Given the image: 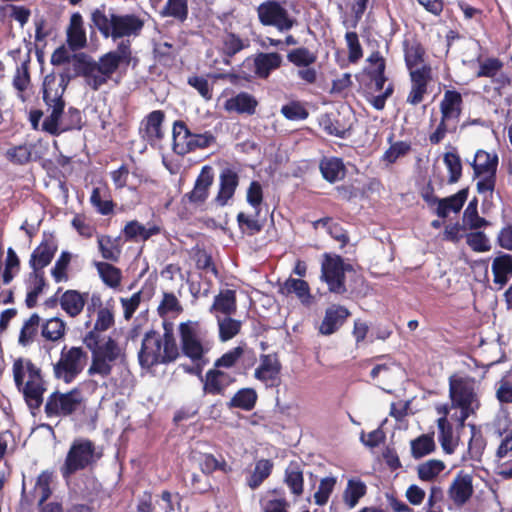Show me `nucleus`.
<instances>
[{
	"instance_id": "obj_1",
	"label": "nucleus",
	"mask_w": 512,
	"mask_h": 512,
	"mask_svg": "<svg viewBox=\"0 0 512 512\" xmlns=\"http://www.w3.org/2000/svg\"><path fill=\"white\" fill-rule=\"evenodd\" d=\"M132 59L129 40L121 41L115 50L101 55L98 61L86 53L74 54L72 57L73 77H83L90 89L98 91L108 83L121 66L126 69Z\"/></svg>"
},
{
	"instance_id": "obj_2",
	"label": "nucleus",
	"mask_w": 512,
	"mask_h": 512,
	"mask_svg": "<svg viewBox=\"0 0 512 512\" xmlns=\"http://www.w3.org/2000/svg\"><path fill=\"white\" fill-rule=\"evenodd\" d=\"M70 78L71 76L62 74L61 80L57 82L56 77L50 74L43 81V101L51 109V113L42 122V131L52 136L81 130L84 125L79 109L71 106L65 111L66 103L63 94Z\"/></svg>"
},
{
	"instance_id": "obj_3",
	"label": "nucleus",
	"mask_w": 512,
	"mask_h": 512,
	"mask_svg": "<svg viewBox=\"0 0 512 512\" xmlns=\"http://www.w3.org/2000/svg\"><path fill=\"white\" fill-rule=\"evenodd\" d=\"M115 324L114 312L112 307H105L97 311L96 321L93 328L83 337V343L91 352V364L88 368V375H99L103 378L108 377L113 370V363L120 356V347L116 340L107 337L104 340L102 332L107 331Z\"/></svg>"
},
{
	"instance_id": "obj_4",
	"label": "nucleus",
	"mask_w": 512,
	"mask_h": 512,
	"mask_svg": "<svg viewBox=\"0 0 512 512\" xmlns=\"http://www.w3.org/2000/svg\"><path fill=\"white\" fill-rule=\"evenodd\" d=\"M163 328V336L155 330H149L144 334L138 353L139 364L142 368L151 369L159 364H169L179 357V348L172 324L164 322Z\"/></svg>"
},
{
	"instance_id": "obj_5",
	"label": "nucleus",
	"mask_w": 512,
	"mask_h": 512,
	"mask_svg": "<svg viewBox=\"0 0 512 512\" xmlns=\"http://www.w3.org/2000/svg\"><path fill=\"white\" fill-rule=\"evenodd\" d=\"M91 21L104 38L111 37L113 40L137 36L144 26V21L137 15L117 14L112 9L106 13L104 5L92 12Z\"/></svg>"
},
{
	"instance_id": "obj_6",
	"label": "nucleus",
	"mask_w": 512,
	"mask_h": 512,
	"mask_svg": "<svg viewBox=\"0 0 512 512\" xmlns=\"http://www.w3.org/2000/svg\"><path fill=\"white\" fill-rule=\"evenodd\" d=\"M12 370L15 385L22 392L27 406L31 410L39 409L46 391L41 369L30 359L18 358L14 361Z\"/></svg>"
},
{
	"instance_id": "obj_7",
	"label": "nucleus",
	"mask_w": 512,
	"mask_h": 512,
	"mask_svg": "<svg viewBox=\"0 0 512 512\" xmlns=\"http://www.w3.org/2000/svg\"><path fill=\"white\" fill-rule=\"evenodd\" d=\"M476 381L472 377H451L449 379V394L453 408H459L460 414L456 417L458 426L463 428L465 421L480 407L476 389Z\"/></svg>"
},
{
	"instance_id": "obj_8",
	"label": "nucleus",
	"mask_w": 512,
	"mask_h": 512,
	"mask_svg": "<svg viewBox=\"0 0 512 512\" xmlns=\"http://www.w3.org/2000/svg\"><path fill=\"white\" fill-rule=\"evenodd\" d=\"M103 456L97 451L95 443L88 438L75 439L66 454L60 468L63 478H69L78 471L94 466Z\"/></svg>"
},
{
	"instance_id": "obj_9",
	"label": "nucleus",
	"mask_w": 512,
	"mask_h": 512,
	"mask_svg": "<svg viewBox=\"0 0 512 512\" xmlns=\"http://www.w3.org/2000/svg\"><path fill=\"white\" fill-rule=\"evenodd\" d=\"M86 410V399L78 387L67 392L54 391L46 400L44 412L48 418H67L83 414Z\"/></svg>"
},
{
	"instance_id": "obj_10",
	"label": "nucleus",
	"mask_w": 512,
	"mask_h": 512,
	"mask_svg": "<svg viewBox=\"0 0 512 512\" xmlns=\"http://www.w3.org/2000/svg\"><path fill=\"white\" fill-rule=\"evenodd\" d=\"M88 361V353L81 346L64 345L58 360L53 363L55 379L71 384L83 372Z\"/></svg>"
},
{
	"instance_id": "obj_11",
	"label": "nucleus",
	"mask_w": 512,
	"mask_h": 512,
	"mask_svg": "<svg viewBox=\"0 0 512 512\" xmlns=\"http://www.w3.org/2000/svg\"><path fill=\"white\" fill-rule=\"evenodd\" d=\"M354 272L350 263L337 254L324 253L321 262L320 279L327 284L328 291L336 295H344L346 287V273Z\"/></svg>"
},
{
	"instance_id": "obj_12",
	"label": "nucleus",
	"mask_w": 512,
	"mask_h": 512,
	"mask_svg": "<svg viewBox=\"0 0 512 512\" xmlns=\"http://www.w3.org/2000/svg\"><path fill=\"white\" fill-rule=\"evenodd\" d=\"M259 23L266 27H274L280 33H286L298 25L296 18L276 0H266L256 8Z\"/></svg>"
},
{
	"instance_id": "obj_13",
	"label": "nucleus",
	"mask_w": 512,
	"mask_h": 512,
	"mask_svg": "<svg viewBox=\"0 0 512 512\" xmlns=\"http://www.w3.org/2000/svg\"><path fill=\"white\" fill-rule=\"evenodd\" d=\"M178 331L183 355L192 362L203 360L210 348L201 339L199 322H182L178 326Z\"/></svg>"
},
{
	"instance_id": "obj_14",
	"label": "nucleus",
	"mask_w": 512,
	"mask_h": 512,
	"mask_svg": "<svg viewBox=\"0 0 512 512\" xmlns=\"http://www.w3.org/2000/svg\"><path fill=\"white\" fill-rule=\"evenodd\" d=\"M287 61L299 68L297 77L305 84L313 85L317 82L318 73L312 65L317 61V54L308 47L301 46L291 49L286 55Z\"/></svg>"
},
{
	"instance_id": "obj_15",
	"label": "nucleus",
	"mask_w": 512,
	"mask_h": 512,
	"mask_svg": "<svg viewBox=\"0 0 512 512\" xmlns=\"http://www.w3.org/2000/svg\"><path fill=\"white\" fill-rule=\"evenodd\" d=\"M166 114L163 110H153L149 112L140 122L138 134L140 138L155 147L162 142L165 137L163 124Z\"/></svg>"
},
{
	"instance_id": "obj_16",
	"label": "nucleus",
	"mask_w": 512,
	"mask_h": 512,
	"mask_svg": "<svg viewBox=\"0 0 512 512\" xmlns=\"http://www.w3.org/2000/svg\"><path fill=\"white\" fill-rule=\"evenodd\" d=\"M58 250V243L52 233H43V238L40 244L33 250L29 259V266L32 271L44 272L53 260Z\"/></svg>"
},
{
	"instance_id": "obj_17",
	"label": "nucleus",
	"mask_w": 512,
	"mask_h": 512,
	"mask_svg": "<svg viewBox=\"0 0 512 512\" xmlns=\"http://www.w3.org/2000/svg\"><path fill=\"white\" fill-rule=\"evenodd\" d=\"M52 473L48 470L42 471L36 478L34 487L31 491H26L25 481L22 483L21 500L27 505L37 502L38 506H42L52 494L51 489Z\"/></svg>"
},
{
	"instance_id": "obj_18",
	"label": "nucleus",
	"mask_w": 512,
	"mask_h": 512,
	"mask_svg": "<svg viewBox=\"0 0 512 512\" xmlns=\"http://www.w3.org/2000/svg\"><path fill=\"white\" fill-rule=\"evenodd\" d=\"M203 383V393L212 396H225L229 386L236 382L235 376L221 369L211 368L204 377H201Z\"/></svg>"
},
{
	"instance_id": "obj_19",
	"label": "nucleus",
	"mask_w": 512,
	"mask_h": 512,
	"mask_svg": "<svg viewBox=\"0 0 512 512\" xmlns=\"http://www.w3.org/2000/svg\"><path fill=\"white\" fill-rule=\"evenodd\" d=\"M473 493V477L469 473L459 471L448 488L449 499L456 507L461 508L471 499Z\"/></svg>"
},
{
	"instance_id": "obj_20",
	"label": "nucleus",
	"mask_w": 512,
	"mask_h": 512,
	"mask_svg": "<svg viewBox=\"0 0 512 512\" xmlns=\"http://www.w3.org/2000/svg\"><path fill=\"white\" fill-rule=\"evenodd\" d=\"M282 365L277 353L260 355V364L254 377L268 386H274L279 380Z\"/></svg>"
},
{
	"instance_id": "obj_21",
	"label": "nucleus",
	"mask_w": 512,
	"mask_h": 512,
	"mask_svg": "<svg viewBox=\"0 0 512 512\" xmlns=\"http://www.w3.org/2000/svg\"><path fill=\"white\" fill-rule=\"evenodd\" d=\"M498 435L502 436L495 452L499 475L504 479H512V429L504 432L499 430Z\"/></svg>"
},
{
	"instance_id": "obj_22",
	"label": "nucleus",
	"mask_w": 512,
	"mask_h": 512,
	"mask_svg": "<svg viewBox=\"0 0 512 512\" xmlns=\"http://www.w3.org/2000/svg\"><path fill=\"white\" fill-rule=\"evenodd\" d=\"M350 311L343 305L333 304L325 310L324 318L319 326V333L329 336L337 332L350 317Z\"/></svg>"
},
{
	"instance_id": "obj_23",
	"label": "nucleus",
	"mask_w": 512,
	"mask_h": 512,
	"mask_svg": "<svg viewBox=\"0 0 512 512\" xmlns=\"http://www.w3.org/2000/svg\"><path fill=\"white\" fill-rule=\"evenodd\" d=\"M213 181V168L210 165L203 166L196 178L193 189L185 194L184 198L193 204L204 203L209 196V189L212 186Z\"/></svg>"
},
{
	"instance_id": "obj_24",
	"label": "nucleus",
	"mask_w": 512,
	"mask_h": 512,
	"mask_svg": "<svg viewBox=\"0 0 512 512\" xmlns=\"http://www.w3.org/2000/svg\"><path fill=\"white\" fill-rule=\"evenodd\" d=\"M238 185V172L231 167L222 169L219 175V190L215 197V202L219 206L227 205L228 201L233 198Z\"/></svg>"
},
{
	"instance_id": "obj_25",
	"label": "nucleus",
	"mask_w": 512,
	"mask_h": 512,
	"mask_svg": "<svg viewBox=\"0 0 512 512\" xmlns=\"http://www.w3.org/2000/svg\"><path fill=\"white\" fill-rule=\"evenodd\" d=\"M254 73L260 79H267L271 73L283 64V57L278 52H260L253 59Z\"/></svg>"
},
{
	"instance_id": "obj_26",
	"label": "nucleus",
	"mask_w": 512,
	"mask_h": 512,
	"mask_svg": "<svg viewBox=\"0 0 512 512\" xmlns=\"http://www.w3.org/2000/svg\"><path fill=\"white\" fill-rule=\"evenodd\" d=\"M88 292L68 289L59 297L61 309L72 318L79 316L88 301Z\"/></svg>"
},
{
	"instance_id": "obj_27",
	"label": "nucleus",
	"mask_w": 512,
	"mask_h": 512,
	"mask_svg": "<svg viewBox=\"0 0 512 512\" xmlns=\"http://www.w3.org/2000/svg\"><path fill=\"white\" fill-rule=\"evenodd\" d=\"M250 46L247 38H242L234 32H226L221 38V47L219 49L225 65H231L232 58L242 50Z\"/></svg>"
},
{
	"instance_id": "obj_28",
	"label": "nucleus",
	"mask_w": 512,
	"mask_h": 512,
	"mask_svg": "<svg viewBox=\"0 0 512 512\" xmlns=\"http://www.w3.org/2000/svg\"><path fill=\"white\" fill-rule=\"evenodd\" d=\"M90 203L96 212L103 216L112 215L116 207V203L113 201L112 193L107 183H103L92 189Z\"/></svg>"
},
{
	"instance_id": "obj_29",
	"label": "nucleus",
	"mask_w": 512,
	"mask_h": 512,
	"mask_svg": "<svg viewBox=\"0 0 512 512\" xmlns=\"http://www.w3.org/2000/svg\"><path fill=\"white\" fill-rule=\"evenodd\" d=\"M67 44L72 51L84 48L87 44L83 17L79 12L73 13L67 28Z\"/></svg>"
},
{
	"instance_id": "obj_30",
	"label": "nucleus",
	"mask_w": 512,
	"mask_h": 512,
	"mask_svg": "<svg viewBox=\"0 0 512 512\" xmlns=\"http://www.w3.org/2000/svg\"><path fill=\"white\" fill-rule=\"evenodd\" d=\"M160 233V226L153 224L146 227L137 220L127 222L122 230L124 239L126 241L132 242H145L149 240L152 236L158 235Z\"/></svg>"
},
{
	"instance_id": "obj_31",
	"label": "nucleus",
	"mask_w": 512,
	"mask_h": 512,
	"mask_svg": "<svg viewBox=\"0 0 512 512\" xmlns=\"http://www.w3.org/2000/svg\"><path fill=\"white\" fill-rule=\"evenodd\" d=\"M192 132L182 120H176L172 127V150L179 156L191 153Z\"/></svg>"
},
{
	"instance_id": "obj_32",
	"label": "nucleus",
	"mask_w": 512,
	"mask_h": 512,
	"mask_svg": "<svg viewBox=\"0 0 512 512\" xmlns=\"http://www.w3.org/2000/svg\"><path fill=\"white\" fill-rule=\"evenodd\" d=\"M463 108V97L457 90H446L440 102V113L444 119L457 123Z\"/></svg>"
},
{
	"instance_id": "obj_33",
	"label": "nucleus",
	"mask_w": 512,
	"mask_h": 512,
	"mask_svg": "<svg viewBox=\"0 0 512 512\" xmlns=\"http://www.w3.org/2000/svg\"><path fill=\"white\" fill-rule=\"evenodd\" d=\"M499 158L496 153H489L483 149L476 151L471 167L473 168V176L481 177L486 174H497Z\"/></svg>"
},
{
	"instance_id": "obj_34",
	"label": "nucleus",
	"mask_w": 512,
	"mask_h": 512,
	"mask_svg": "<svg viewBox=\"0 0 512 512\" xmlns=\"http://www.w3.org/2000/svg\"><path fill=\"white\" fill-rule=\"evenodd\" d=\"M257 106V99L248 92H240L227 99L224 104V108L228 112H237L238 114L250 116L256 113Z\"/></svg>"
},
{
	"instance_id": "obj_35",
	"label": "nucleus",
	"mask_w": 512,
	"mask_h": 512,
	"mask_svg": "<svg viewBox=\"0 0 512 512\" xmlns=\"http://www.w3.org/2000/svg\"><path fill=\"white\" fill-rule=\"evenodd\" d=\"M491 270L493 282L499 285V288L504 287L512 277V255L501 252L493 259Z\"/></svg>"
},
{
	"instance_id": "obj_36",
	"label": "nucleus",
	"mask_w": 512,
	"mask_h": 512,
	"mask_svg": "<svg viewBox=\"0 0 512 512\" xmlns=\"http://www.w3.org/2000/svg\"><path fill=\"white\" fill-rule=\"evenodd\" d=\"M469 194V188H463L456 194L445 198H439L436 214L440 218H446L450 212L458 213L464 206Z\"/></svg>"
},
{
	"instance_id": "obj_37",
	"label": "nucleus",
	"mask_w": 512,
	"mask_h": 512,
	"mask_svg": "<svg viewBox=\"0 0 512 512\" xmlns=\"http://www.w3.org/2000/svg\"><path fill=\"white\" fill-rule=\"evenodd\" d=\"M262 512H289V502L282 488L268 490L260 499Z\"/></svg>"
},
{
	"instance_id": "obj_38",
	"label": "nucleus",
	"mask_w": 512,
	"mask_h": 512,
	"mask_svg": "<svg viewBox=\"0 0 512 512\" xmlns=\"http://www.w3.org/2000/svg\"><path fill=\"white\" fill-rule=\"evenodd\" d=\"M278 292L283 296L296 295L303 304H310L312 295L307 281L289 277L279 286Z\"/></svg>"
},
{
	"instance_id": "obj_39",
	"label": "nucleus",
	"mask_w": 512,
	"mask_h": 512,
	"mask_svg": "<svg viewBox=\"0 0 512 512\" xmlns=\"http://www.w3.org/2000/svg\"><path fill=\"white\" fill-rule=\"evenodd\" d=\"M367 61L374 66L367 70V75L374 84V90L381 91L387 81L385 59L379 51H374L370 54Z\"/></svg>"
},
{
	"instance_id": "obj_40",
	"label": "nucleus",
	"mask_w": 512,
	"mask_h": 512,
	"mask_svg": "<svg viewBox=\"0 0 512 512\" xmlns=\"http://www.w3.org/2000/svg\"><path fill=\"white\" fill-rule=\"evenodd\" d=\"M284 483L294 496H301L304 491V476L301 465L296 461H291L284 474Z\"/></svg>"
},
{
	"instance_id": "obj_41",
	"label": "nucleus",
	"mask_w": 512,
	"mask_h": 512,
	"mask_svg": "<svg viewBox=\"0 0 512 512\" xmlns=\"http://www.w3.org/2000/svg\"><path fill=\"white\" fill-rule=\"evenodd\" d=\"M319 169L323 178L330 183L342 179L346 173L343 160L338 157L323 158L320 161Z\"/></svg>"
},
{
	"instance_id": "obj_42",
	"label": "nucleus",
	"mask_w": 512,
	"mask_h": 512,
	"mask_svg": "<svg viewBox=\"0 0 512 512\" xmlns=\"http://www.w3.org/2000/svg\"><path fill=\"white\" fill-rule=\"evenodd\" d=\"M403 50L407 69H412L424 64L426 51L417 39L404 40Z\"/></svg>"
},
{
	"instance_id": "obj_43",
	"label": "nucleus",
	"mask_w": 512,
	"mask_h": 512,
	"mask_svg": "<svg viewBox=\"0 0 512 512\" xmlns=\"http://www.w3.org/2000/svg\"><path fill=\"white\" fill-rule=\"evenodd\" d=\"M29 64L30 58L23 61L20 66H17L12 80V85L17 91V97L22 102H25L28 99L26 92L31 84Z\"/></svg>"
},
{
	"instance_id": "obj_44",
	"label": "nucleus",
	"mask_w": 512,
	"mask_h": 512,
	"mask_svg": "<svg viewBox=\"0 0 512 512\" xmlns=\"http://www.w3.org/2000/svg\"><path fill=\"white\" fill-rule=\"evenodd\" d=\"M236 309V291L226 289L220 291V293L215 296L213 304L210 307V312H220L224 315L230 316L236 312Z\"/></svg>"
},
{
	"instance_id": "obj_45",
	"label": "nucleus",
	"mask_w": 512,
	"mask_h": 512,
	"mask_svg": "<svg viewBox=\"0 0 512 512\" xmlns=\"http://www.w3.org/2000/svg\"><path fill=\"white\" fill-rule=\"evenodd\" d=\"M273 467L274 463L270 459L262 458L257 460L254 470L246 478L247 486L252 490L259 488L262 483L272 474Z\"/></svg>"
},
{
	"instance_id": "obj_46",
	"label": "nucleus",
	"mask_w": 512,
	"mask_h": 512,
	"mask_svg": "<svg viewBox=\"0 0 512 512\" xmlns=\"http://www.w3.org/2000/svg\"><path fill=\"white\" fill-rule=\"evenodd\" d=\"M257 399V393L253 388H242L227 402V407L229 409L239 408L244 411H251L254 409Z\"/></svg>"
},
{
	"instance_id": "obj_47",
	"label": "nucleus",
	"mask_w": 512,
	"mask_h": 512,
	"mask_svg": "<svg viewBox=\"0 0 512 512\" xmlns=\"http://www.w3.org/2000/svg\"><path fill=\"white\" fill-rule=\"evenodd\" d=\"M471 437L468 442L467 453L469 458L473 461H481L483 453L485 451L487 441L484 437L480 427L475 424H469Z\"/></svg>"
},
{
	"instance_id": "obj_48",
	"label": "nucleus",
	"mask_w": 512,
	"mask_h": 512,
	"mask_svg": "<svg viewBox=\"0 0 512 512\" xmlns=\"http://www.w3.org/2000/svg\"><path fill=\"white\" fill-rule=\"evenodd\" d=\"M367 493L366 484L360 479H349L343 492V502L349 508H354L359 500Z\"/></svg>"
},
{
	"instance_id": "obj_49",
	"label": "nucleus",
	"mask_w": 512,
	"mask_h": 512,
	"mask_svg": "<svg viewBox=\"0 0 512 512\" xmlns=\"http://www.w3.org/2000/svg\"><path fill=\"white\" fill-rule=\"evenodd\" d=\"M438 426V440L441 444L443 451L446 454H453L457 447V441L453 439V426L446 417H440L437 420Z\"/></svg>"
},
{
	"instance_id": "obj_50",
	"label": "nucleus",
	"mask_w": 512,
	"mask_h": 512,
	"mask_svg": "<svg viewBox=\"0 0 512 512\" xmlns=\"http://www.w3.org/2000/svg\"><path fill=\"white\" fill-rule=\"evenodd\" d=\"M99 252L105 260L118 262L121 255V247L118 244V238L113 239L109 235H100L97 237Z\"/></svg>"
},
{
	"instance_id": "obj_51",
	"label": "nucleus",
	"mask_w": 512,
	"mask_h": 512,
	"mask_svg": "<svg viewBox=\"0 0 512 512\" xmlns=\"http://www.w3.org/2000/svg\"><path fill=\"white\" fill-rule=\"evenodd\" d=\"M162 17H171L181 23L188 18V0H167L159 12Z\"/></svg>"
},
{
	"instance_id": "obj_52",
	"label": "nucleus",
	"mask_w": 512,
	"mask_h": 512,
	"mask_svg": "<svg viewBox=\"0 0 512 512\" xmlns=\"http://www.w3.org/2000/svg\"><path fill=\"white\" fill-rule=\"evenodd\" d=\"M446 468L445 463L439 459H429L417 466V475L421 481L435 480Z\"/></svg>"
},
{
	"instance_id": "obj_53",
	"label": "nucleus",
	"mask_w": 512,
	"mask_h": 512,
	"mask_svg": "<svg viewBox=\"0 0 512 512\" xmlns=\"http://www.w3.org/2000/svg\"><path fill=\"white\" fill-rule=\"evenodd\" d=\"M411 455L414 459H420L434 452L436 444L432 434H422L411 440Z\"/></svg>"
},
{
	"instance_id": "obj_54",
	"label": "nucleus",
	"mask_w": 512,
	"mask_h": 512,
	"mask_svg": "<svg viewBox=\"0 0 512 512\" xmlns=\"http://www.w3.org/2000/svg\"><path fill=\"white\" fill-rule=\"evenodd\" d=\"M96 268L105 285L114 289L120 286L122 273L118 267L108 262H97Z\"/></svg>"
},
{
	"instance_id": "obj_55",
	"label": "nucleus",
	"mask_w": 512,
	"mask_h": 512,
	"mask_svg": "<svg viewBox=\"0 0 512 512\" xmlns=\"http://www.w3.org/2000/svg\"><path fill=\"white\" fill-rule=\"evenodd\" d=\"M41 334L46 340L57 342L66 334V323L59 317L50 318L43 323Z\"/></svg>"
},
{
	"instance_id": "obj_56",
	"label": "nucleus",
	"mask_w": 512,
	"mask_h": 512,
	"mask_svg": "<svg viewBox=\"0 0 512 512\" xmlns=\"http://www.w3.org/2000/svg\"><path fill=\"white\" fill-rule=\"evenodd\" d=\"M200 469L206 475H211L216 471H221L225 474L232 472V467L222 456L218 459L211 453H205L202 455Z\"/></svg>"
},
{
	"instance_id": "obj_57",
	"label": "nucleus",
	"mask_w": 512,
	"mask_h": 512,
	"mask_svg": "<svg viewBox=\"0 0 512 512\" xmlns=\"http://www.w3.org/2000/svg\"><path fill=\"white\" fill-rule=\"evenodd\" d=\"M393 135L388 138L390 147L382 155V161L387 165L394 164L399 158L406 156L412 150L411 144L406 141L392 143Z\"/></svg>"
},
{
	"instance_id": "obj_58",
	"label": "nucleus",
	"mask_w": 512,
	"mask_h": 512,
	"mask_svg": "<svg viewBox=\"0 0 512 512\" xmlns=\"http://www.w3.org/2000/svg\"><path fill=\"white\" fill-rule=\"evenodd\" d=\"M192 258L195 261V266L198 270L209 271L216 278L219 277V271L213 262V258L204 248L196 245L192 249Z\"/></svg>"
},
{
	"instance_id": "obj_59",
	"label": "nucleus",
	"mask_w": 512,
	"mask_h": 512,
	"mask_svg": "<svg viewBox=\"0 0 512 512\" xmlns=\"http://www.w3.org/2000/svg\"><path fill=\"white\" fill-rule=\"evenodd\" d=\"M20 259L12 247L7 249V256L4 263V270L2 272V282L4 285L10 284L14 277L20 271Z\"/></svg>"
},
{
	"instance_id": "obj_60",
	"label": "nucleus",
	"mask_w": 512,
	"mask_h": 512,
	"mask_svg": "<svg viewBox=\"0 0 512 512\" xmlns=\"http://www.w3.org/2000/svg\"><path fill=\"white\" fill-rule=\"evenodd\" d=\"M41 318L37 313H33L23 324L18 342L22 346L30 344L34 337L37 335L38 328L40 325Z\"/></svg>"
},
{
	"instance_id": "obj_61",
	"label": "nucleus",
	"mask_w": 512,
	"mask_h": 512,
	"mask_svg": "<svg viewBox=\"0 0 512 512\" xmlns=\"http://www.w3.org/2000/svg\"><path fill=\"white\" fill-rule=\"evenodd\" d=\"M5 157L15 165H25L31 161L32 148L27 144L14 146L7 149Z\"/></svg>"
},
{
	"instance_id": "obj_62",
	"label": "nucleus",
	"mask_w": 512,
	"mask_h": 512,
	"mask_svg": "<svg viewBox=\"0 0 512 512\" xmlns=\"http://www.w3.org/2000/svg\"><path fill=\"white\" fill-rule=\"evenodd\" d=\"M319 124L326 134L335 136L341 139L346 138L349 135L348 128H345L340 124L339 120L332 118L330 114H324L321 116Z\"/></svg>"
},
{
	"instance_id": "obj_63",
	"label": "nucleus",
	"mask_w": 512,
	"mask_h": 512,
	"mask_svg": "<svg viewBox=\"0 0 512 512\" xmlns=\"http://www.w3.org/2000/svg\"><path fill=\"white\" fill-rule=\"evenodd\" d=\"M444 164L449 172L448 182L457 183L462 177V163L457 153L447 152L443 157Z\"/></svg>"
},
{
	"instance_id": "obj_64",
	"label": "nucleus",
	"mask_w": 512,
	"mask_h": 512,
	"mask_svg": "<svg viewBox=\"0 0 512 512\" xmlns=\"http://www.w3.org/2000/svg\"><path fill=\"white\" fill-rule=\"evenodd\" d=\"M72 255L68 251H62L59 258L56 260L54 267L51 269V275L55 282L60 283L63 281H67L69 279L68 276V267L71 262Z\"/></svg>"
}]
</instances>
